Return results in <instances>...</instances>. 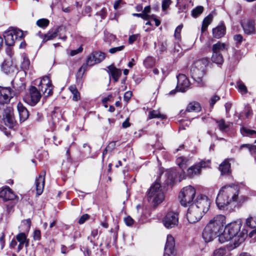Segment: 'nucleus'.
<instances>
[{
  "label": "nucleus",
  "mask_w": 256,
  "mask_h": 256,
  "mask_svg": "<svg viewBox=\"0 0 256 256\" xmlns=\"http://www.w3.org/2000/svg\"><path fill=\"white\" fill-rule=\"evenodd\" d=\"M240 199L238 186H225L218 194L216 204L218 209L230 211L232 207L238 204Z\"/></svg>",
  "instance_id": "f257e3e1"
},
{
  "label": "nucleus",
  "mask_w": 256,
  "mask_h": 256,
  "mask_svg": "<svg viewBox=\"0 0 256 256\" xmlns=\"http://www.w3.org/2000/svg\"><path fill=\"white\" fill-rule=\"evenodd\" d=\"M240 221L236 220L228 224L224 230L219 236L218 240L221 244L230 240L228 246V250H232L240 245Z\"/></svg>",
  "instance_id": "f03ea898"
},
{
  "label": "nucleus",
  "mask_w": 256,
  "mask_h": 256,
  "mask_svg": "<svg viewBox=\"0 0 256 256\" xmlns=\"http://www.w3.org/2000/svg\"><path fill=\"white\" fill-rule=\"evenodd\" d=\"M226 223V217L222 214L216 216L205 226L202 232V238L205 242L212 241L216 236H220Z\"/></svg>",
  "instance_id": "7ed1b4c3"
},
{
  "label": "nucleus",
  "mask_w": 256,
  "mask_h": 256,
  "mask_svg": "<svg viewBox=\"0 0 256 256\" xmlns=\"http://www.w3.org/2000/svg\"><path fill=\"white\" fill-rule=\"evenodd\" d=\"M208 60L206 58L196 61L191 70L192 77L198 84H201L202 83V77L206 74V66L208 65Z\"/></svg>",
  "instance_id": "20e7f679"
},
{
  "label": "nucleus",
  "mask_w": 256,
  "mask_h": 256,
  "mask_svg": "<svg viewBox=\"0 0 256 256\" xmlns=\"http://www.w3.org/2000/svg\"><path fill=\"white\" fill-rule=\"evenodd\" d=\"M148 198L154 205L160 204L164 200V193L159 182H156L151 186L148 194Z\"/></svg>",
  "instance_id": "39448f33"
},
{
  "label": "nucleus",
  "mask_w": 256,
  "mask_h": 256,
  "mask_svg": "<svg viewBox=\"0 0 256 256\" xmlns=\"http://www.w3.org/2000/svg\"><path fill=\"white\" fill-rule=\"evenodd\" d=\"M196 195V190L191 186H186L180 190L178 198L180 203L184 206L190 204L192 202Z\"/></svg>",
  "instance_id": "423d86ee"
},
{
  "label": "nucleus",
  "mask_w": 256,
  "mask_h": 256,
  "mask_svg": "<svg viewBox=\"0 0 256 256\" xmlns=\"http://www.w3.org/2000/svg\"><path fill=\"white\" fill-rule=\"evenodd\" d=\"M24 36L22 30L13 28L4 32V37L6 44L8 46H12L15 42L21 40Z\"/></svg>",
  "instance_id": "0eeeda50"
},
{
  "label": "nucleus",
  "mask_w": 256,
  "mask_h": 256,
  "mask_svg": "<svg viewBox=\"0 0 256 256\" xmlns=\"http://www.w3.org/2000/svg\"><path fill=\"white\" fill-rule=\"evenodd\" d=\"M205 213L197 206L190 204L188 208L186 214L188 220L190 223H195L200 220Z\"/></svg>",
  "instance_id": "6e6552de"
},
{
  "label": "nucleus",
  "mask_w": 256,
  "mask_h": 256,
  "mask_svg": "<svg viewBox=\"0 0 256 256\" xmlns=\"http://www.w3.org/2000/svg\"><path fill=\"white\" fill-rule=\"evenodd\" d=\"M38 87L44 96H48L52 94V86L50 78L48 76L42 77L39 82Z\"/></svg>",
  "instance_id": "1a4fd4ad"
},
{
  "label": "nucleus",
  "mask_w": 256,
  "mask_h": 256,
  "mask_svg": "<svg viewBox=\"0 0 256 256\" xmlns=\"http://www.w3.org/2000/svg\"><path fill=\"white\" fill-rule=\"evenodd\" d=\"M41 94L39 90L35 86H32L29 94L24 96V100L30 105L34 106L39 102Z\"/></svg>",
  "instance_id": "9d476101"
},
{
  "label": "nucleus",
  "mask_w": 256,
  "mask_h": 256,
  "mask_svg": "<svg viewBox=\"0 0 256 256\" xmlns=\"http://www.w3.org/2000/svg\"><path fill=\"white\" fill-rule=\"evenodd\" d=\"M162 222L164 226L168 229L176 226L178 224V214L172 212H168L164 218Z\"/></svg>",
  "instance_id": "9b49d317"
},
{
  "label": "nucleus",
  "mask_w": 256,
  "mask_h": 256,
  "mask_svg": "<svg viewBox=\"0 0 256 256\" xmlns=\"http://www.w3.org/2000/svg\"><path fill=\"white\" fill-rule=\"evenodd\" d=\"M2 120L5 125L10 128H12L16 126V121L12 108L6 107L4 109Z\"/></svg>",
  "instance_id": "f8f14e48"
},
{
  "label": "nucleus",
  "mask_w": 256,
  "mask_h": 256,
  "mask_svg": "<svg viewBox=\"0 0 256 256\" xmlns=\"http://www.w3.org/2000/svg\"><path fill=\"white\" fill-rule=\"evenodd\" d=\"M210 160H202L196 165L189 168L187 170L188 176L190 177H193L198 175L200 172L202 168H209Z\"/></svg>",
  "instance_id": "ddd939ff"
},
{
  "label": "nucleus",
  "mask_w": 256,
  "mask_h": 256,
  "mask_svg": "<svg viewBox=\"0 0 256 256\" xmlns=\"http://www.w3.org/2000/svg\"><path fill=\"white\" fill-rule=\"evenodd\" d=\"M192 204L197 206V208L201 210L206 213L209 210L210 202L207 196H198L196 197L194 202Z\"/></svg>",
  "instance_id": "4468645a"
},
{
  "label": "nucleus",
  "mask_w": 256,
  "mask_h": 256,
  "mask_svg": "<svg viewBox=\"0 0 256 256\" xmlns=\"http://www.w3.org/2000/svg\"><path fill=\"white\" fill-rule=\"evenodd\" d=\"M64 30V28L61 26L54 27L50 29L47 34L42 36V42H44L56 38L58 35H60V32Z\"/></svg>",
  "instance_id": "2eb2a0df"
},
{
  "label": "nucleus",
  "mask_w": 256,
  "mask_h": 256,
  "mask_svg": "<svg viewBox=\"0 0 256 256\" xmlns=\"http://www.w3.org/2000/svg\"><path fill=\"white\" fill-rule=\"evenodd\" d=\"M178 84L176 90L177 91L184 92L189 88L190 82L186 76L183 74L177 76Z\"/></svg>",
  "instance_id": "dca6fc26"
},
{
  "label": "nucleus",
  "mask_w": 256,
  "mask_h": 256,
  "mask_svg": "<svg viewBox=\"0 0 256 256\" xmlns=\"http://www.w3.org/2000/svg\"><path fill=\"white\" fill-rule=\"evenodd\" d=\"M12 98V91L10 88L0 86V104L8 103Z\"/></svg>",
  "instance_id": "f3484780"
},
{
  "label": "nucleus",
  "mask_w": 256,
  "mask_h": 256,
  "mask_svg": "<svg viewBox=\"0 0 256 256\" xmlns=\"http://www.w3.org/2000/svg\"><path fill=\"white\" fill-rule=\"evenodd\" d=\"M16 197V195L8 186L3 187L0 190V198L4 200H13Z\"/></svg>",
  "instance_id": "a211bd4d"
},
{
  "label": "nucleus",
  "mask_w": 256,
  "mask_h": 256,
  "mask_svg": "<svg viewBox=\"0 0 256 256\" xmlns=\"http://www.w3.org/2000/svg\"><path fill=\"white\" fill-rule=\"evenodd\" d=\"M45 174V172L40 174L36 180V191L38 196L42 194L44 190Z\"/></svg>",
  "instance_id": "6ab92c4d"
},
{
  "label": "nucleus",
  "mask_w": 256,
  "mask_h": 256,
  "mask_svg": "<svg viewBox=\"0 0 256 256\" xmlns=\"http://www.w3.org/2000/svg\"><path fill=\"white\" fill-rule=\"evenodd\" d=\"M226 28L224 22H221L217 26L212 29V35L214 38H220L226 34Z\"/></svg>",
  "instance_id": "aec40b11"
},
{
  "label": "nucleus",
  "mask_w": 256,
  "mask_h": 256,
  "mask_svg": "<svg viewBox=\"0 0 256 256\" xmlns=\"http://www.w3.org/2000/svg\"><path fill=\"white\" fill-rule=\"evenodd\" d=\"M174 246L175 242L174 237L170 234H168L164 253L170 254H174Z\"/></svg>",
  "instance_id": "412c9836"
},
{
  "label": "nucleus",
  "mask_w": 256,
  "mask_h": 256,
  "mask_svg": "<svg viewBox=\"0 0 256 256\" xmlns=\"http://www.w3.org/2000/svg\"><path fill=\"white\" fill-rule=\"evenodd\" d=\"M16 240L18 242L19 244L18 246L16 251L18 252L25 245L26 246L28 245V240H27L26 236L24 232H20L16 236Z\"/></svg>",
  "instance_id": "4be33fe9"
},
{
  "label": "nucleus",
  "mask_w": 256,
  "mask_h": 256,
  "mask_svg": "<svg viewBox=\"0 0 256 256\" xmlns=\"http://www.w3.org/2000/svg\"><path fill=\"white\" fill-rule=\"evenodd\" d=\"M17 108L19 114L20 121L21 122H24L28 117V110L20 102L18 104Z\"/></svg>",
  "instance_id": "5701e85b"
},
{
  "label": "nucleus",
  "mask_w": 256,
  "mask_h": 256,
  "mask_svg": "<svg viewBox=\"0 0 256 256\" xmlns=\"http://www.w3.org/2000/svg\"><path fill=\"white\" fill-rule=\"evenodd\" d=\"M244 32L248 34H251L254 33V24L252 20H248L244 24H241Z\"/></svg>",
  "instance_id": "b1692460"
},
{
  "label": "nucleus",
  "mask_w": 256,
  "mask_h": 256,
  "mask_svg": "<svg viewBox=\"0 0 256 256\" xmlns=\"http://www.w3.org/2000/svg\"><path fill=\"white\" fill-rule=\"evenodd\" d=\"M227 48L226 44L218 42L212 46V51L214 53H221L222 51L226 50Z\"/></svg>",
  "instance_id": "393cba45"
},
{
  "label": "nucleus",
  "mask_w": 256,
  "mask_h": 256,
  "mask_svg": "<svg viewBox=\"0 0 256 256\" xmlns=\"http://www.w3.org/2000/svg\"><path fill=\"white\" fill-rule=\"evenodd\" d=\"M215 122L217 124L219 130L222 132L227 131L231 124L230 122H226L224 119L216 120Z\"/></svg>",
  "instance_id": "a878e982"
},
{
  "label": "nucleus",
  "mask_w": 256,
  "mask_h": 256,
  "mask_svg": "<svg viewBox=\"0 0 256 256\" xmlns=\"http://www.w3.org/2000/svg\"><path fill=\"white\" fill-rule=\"evenodd\" d=\"M108 68L114 82H117L121 75V70L113 66H109Z\"/></svg>",
  "instance_id": "bb28decb"
},
{
  "label": "nucleus",
  "mask_w": 256,
  "mask_h": 256,
  "mask_svg": "<svg viewBox=\"0 0 256 256\" xmlns=\"http://www.w3.org/2000/svg\"><path fill=\"white\" fill-rule=\"evenodd\" d=\"M200 110L201 107L200 104L195 102H190L186 108V111L188 112H198Z\"/></svg>",
  "instance_id": "cd10ccee"
},
{
  "label": "nucleus",
  "mask_w": 256,
  "mask_h": 256,
  "mask_svg": "<svg viewBox=\"0 0 256 256\" xmlns=\"http://www.w3.org/2000/svg\"><path fill=\"white\" fill-rule=\"evenodd\" d=\"M176 162L179 167L184 170L188 164V160L183 156L178 157L176 160Z\"/></svg>",
  "instance_id": "c85d7f7f"
},
{
  "label": "nucleus",
  "mask_w": 256,
  "mask_h": 256,
  "mask_svg": "<svg viewBox=\"0 0 256 256\" xmlns=\"http://www.w3.org/2000/svg\"><path fill=\"white\" fill-rule=\"evenodd\" d=\"M166 116L163 114H162L159 110H150L148 115V118L150 119L158 118L160 119H164Z\"/></svg>",
  "instance_id": "c756f323"
},
{
  "label": "nucleus",
  "mask_w": 256,
  "mask_h": 256,
  "mask_svg": "<svg viewBox=\"0 0 256 256\" xmlns=\"http://www.w3.org/2000/svg\"><path fill=\"white\" fill-rule=\"evenodd\" d=\"M219 170L222 174L228 173L230 170V164L227 160H225L220 164Z\"/></svg>",
  "instance_id": "7c9ffc66"
},
{
  "label": "nucleus",
  "mask_w": 256,
  "mask_h": 256,
  "mask_svg": "<svg viewBox=\"0 0 256 256\" xmlns=\"http://www.w3.org/2000/svg\"><path fill=\"white\" fill-rule=\"evenodd\" d=\"M241 134L244 136L256 138V131L246 127H242L241 128Z\"/></svg>",
  "instance_id": "2f4dec72"
},
{
  "label": "nucleus",
  "mask_w": 256,
  "mask_h": 256,
  "mask_svg": "<svg viewBox=\"0 0 256 256\" xmlns=\"http://www.w3.org/2000/svg\"><path fill=\"white\" fill-rule=\"evenodd\" d=\"M212 60L217 64H222L224 62V59L221 53H214L212 56Z\"/></svg>",
  "instance_id": "473e14b6"
},
{
  "label": "nucleus",
  "mask_w": 256,
  "mask_h": 256,
  "mask_svg": "<svg viewBox=\"0 0 256 256\" xmlns=\"http://www.w3.org/2000/svg\"><path fill=\"white\" fill-rule=\"evenodd\" d=\"M69 90L72 94V100L74 101H78L80 100V94L78 92L76 86L74 85L70 86Z\"/></svg>",
  "instance_id": "72a5a7b5"
},
{
  "label": "nucleus",
  "mask_w": 256,
  "mask_h": 256,
  "mask_svg": "<svg viewBox=\"0 0 256 256\" xmlns=\"http://www.w3.org/2000/svg\"><path fill=\"white\" fill-rule=\"evenodd\" d=\"M212 16L211 14L208 15L206 17L202 22V31L204 32L207 28L208 25L210 24L212 21Z\"/></svg>",
  "instance_id": "f704fd0d"
},
{
  "label": "nucleus",
  "mask_w": 256,
  "mask_h": 256,
  "mask_svg": "<svg viewBox=\"0 0 256 256\" xmlns=\"http://www.w3.org/2000/svg\"><path fill=\"white\" fill-rule=\"evenodd\" d=\"M143 63L146 68H150L154 65L155 61L152 57L148 56L144 59Z\"/></svg>",
  "instance_id": "c9c22d12"
},
{
  "label": "nucleus",
  "mask_w": 256,
  "mask_h": 256,
  "mask_svg": "<svg viewBox=\"0 0 256 256\" xmlns=\"http://www.w3.org/2000/svg\"><path fill=\"white\" fill-rule=\"evenodd\" d=\"M94 54L95 58V61H96V64L100 62L105 58V54L102 52H94Z\"/></svg>",
  "instance_id": "e433bc0d"
},
{
  "label": "nucleus",
  "mask_w": 256,
  "mask_h": 256,
  "mask_svg": "<svg viewBox=\"0 0 256 256\" xmlns=\"http://www.w3.org/2000/svg\"><path fill=\"white\" fill-rule=\"evenodd\" d=\"M30 62L28 58L26 56H23V60L22 62L21 68L24 70H28L30 68Z\"/></svg>",
  "instance_id": "4c0bfd02"
},
{
  "label": "nucleus",
  "mask_w": 256,
  "mask_h": 256,
  "mask_svg": "<svg viewBox=\"0 0 256 256\" xmlns=\"http://www.w3.org/2000/svg\"><path fill=\"white\" fill-rule=\"evenodd\" d=\"M204 8L202 6H198L194 9L192 12V16L194 18H197L198 16L203 12Z\"/></svg>",
  "instance_id": "58836bf2"
},
{
  "label": "nucleus",
  "mask_w": 256,
  "mask_h": 256,
  "mask_svg": "<svg viewBox=\"0 0 256 256\" xmlns=\"http://www.w3.org/2000/svg\"><path fill=\"white\" fill-rule=\"evenodd\" d=\"M31 225V221L30 218L24 220L22 222L21 226L24 227V232H28L30 230Z\"/></svg>",
  "instance_id": "ea45409f"
},
{
  "label": "nucleus",
  "mask_w": 256,
  "mask_h": 256,
  "mask_svg": "<svg viewBox=\"0 0 256 256\" xmlns=\"http://www.w3.org/2000/svg\"><path fill=\"white\" fill-rule=\"evenodd\" d=\"M96 64V62L95 61V58L93 52L88 56L86 60V65L92 66Z\"/></svg>",
  "instance_id": "a19ab883"
},
{
  "label": "nucleus",
  "mask_w": 256,
  "mask_h": 256,
  "mask_svg": "<svg viewBox=\"0 0 256 256\" xmlns=\"http://www.w3.org/2000/svg\"><path fill=\"white\" fill-rule=\"evenodd\" d=\"M49 24V20L46 18H42L36 22V24L40 28H45Z\"/></svg>",
  "instance_id": "79ce46f5"
},
{
  "label": "nucleus",
  "mask_w": 256,
  "mask_h": 256,
  "mask_svg": "<svg viewBox=\"0 0 256 256\" xmlns=\"http://www.w3.org/2000/svg\"><path fill=\"white\" fill-rule=\"evenodd\" d=\"M246 148L248 149L251 154H256V145L246 144L241 145V148Z\"/></svg>",
  "instance_id": "37998d69"
},
{
  "label": "nucleus",
  "mask_w": 256,
  "mask_h": 256,
  "mask_svg": "<svg viewBox=\"0 0 256 256\" xmlns=\"http://www.w3.org/2000/svg\"><path fill=\"white\" fill-rule=\"evenodd\" d=\"M225 254L226 250L224 248H220L214 252L213 256H224Z\"/></svg>",
  "instance_id": "c03bdc74"
},
{
  "label": "nucleus",
  "mask_w": 256,
  "mask_h": 256,
  "mask_svg": "<svg viewBox=\"0 0 256 256\" xmlns=\"http://www.w3.org/2000/svg\"><path fill=\"white\" fill-rule=\"evenodd\" d=\"M124 222L127 226H130L134 224V220L131 216H127L124 218Z\"/></svg>",
  "instance_id": "a18cd8bd"
},
{
  "label": "nucleus",
  "mask_w": 256,
  "mask_h": 256,
  "mask_svg": "<svg viewBox=\"0 0 256 256\" xmlns=\"http://www.w3.org/2000/svg\"><path fill=\"white\" fill-rule=\"evenodd\" d=\"M182 28V25L178 26L175 30L174 36L176 39H180V32Z\"/></svg>",
  "instance_id": "49530a36"
},
{
  "label": "nucleus",
  "mask_w": 256,
  "mask_h": 256,
  "mask_svg": "<svg viewBox=\"0 0 256 256\" xmlns=\"http://www.w3.org/2000/svg\"><path fill=\"white\" fill-rule=\"evenodd\" d=\"M124 46H118V47H114V48H111L109 50V52L110 53V54H114L118 52H120V51H121L122 50H124Z\"/></svg>",
  "instance_id": "de8ad7c7"
},
{
  "label": "nucleus",
  "mask_w": 256,
  "mask_h": 256,
  "mask_svg": "<svg viewBox=\"0 0 256 256\" xmlns=\"http://www.w3.org/2000/svg\"><path fill=\"white\" fill-rule=\"evenodd\" d=\"M171 0H162V9L163 10H166L171 4Z\"/></svg>",
  "instance_id": "09e8293b"
},
{
  "label": "nucleus",
  "mask_w": 256,
  "mask_h": 256,
  "mask_svg": "<svg viewBox=\"0 0 256 256\" xmlns=\"http://www.w3.org/2000/svg\"><path fill=\"white\" fill-rule=\"evenodd\" d=\"M132 15L134 16L141 18L144 20H148L150 18V16L148 14H144V12L140 14L134 13L132 14Z\"/></svg>",
  "instance_id": "8fccbe9b"
},
{
  "label": "nucleus",
  "mask_w": 256,
  "mask_h": 256,
  "mask_svg": "<svg viewBox=\"0 0 256 256\" xmlns=\"http://www.w3.org/2000/svg\"><path fill=\"white\" fill-rule=\"evenodd\" d=\"M116 146V142H112L108 144L106 148V152H111L112 151Z\"/></svg>",
  "instance_id": "3c124183"
},
{
  "label": "nucleus",
  "mask_w": 256,
  "mask_h": 256,
  "mask_svg": "<svg viewBox=\"0 0 256 256\" xmlns=\"http://www.w3.org/2000/svg\"><path fill=\"white\" fill-rule=\"evenodd\" d=\"M89 218V216L88 214H83L79 219L78 223L80 224H83Z\"/></svg>",
  "instance_id": "603ef678"
},
{
  "label": "nucleus",
  "mask_w": 256,
  "mask_h": 256,
  "mask_svg": "<svg viewBox=\"0 0 256 256\" xmlns=\"http://www.w3.org/2000/svg\"><path fill=\"white\" fill-rule=\"evenodd\" d=\"M132 96V92L130 91H127L125 92L124 96V100L126 102L129 101Z\"/></svg>",
  "instance_id": "864d4df0"
},
{
  "label": "nucleus",
  "mask_w": 256,
  "mask_h": 256,
  "mask_svg": "<svg viewBox=\"0 0 256 256\" xmlns=\"http://www.w3.org/2000/svg\"><path fill=\"white\" fill-rule=\"evenodd\" d=\"M220 100V97L218 96H212L210 100V105L212 107Z\"/></svg>",
  "instance_id": "5fc2aeb1"
},
{
  "label": "nucleus",
  "mask_w": 256,
  "mask_h": 256,
  "mask_svg": "<svg viewBox=\"0 0 256 256\" xmlns=\"http://www.w3.org/2000/svg\"><path fill=\"white\" fill-rule=\"evenodd\" d=\"M252 220L251 218H248L246 220V224L250 228H256V219L254 220V224H251V220Z\"/></svg>",
  "instance_id": "6e6d98bb"
},
{
  "label": "nucleus",
  "mask_w": 256,
  "mask_h": 256,
  "mask_svg": "<svg viewBox=\"0 0 256 256\" xmlns=\"http://www.w3.org/2000/svg\"><path fill=\"white\" fill-rule=\"evenodd\" d=\"M167 48V44L166 42H163L161 44L158 50L160 52V53H162L166 50Z\"/></svg>",
  "instance_id": "4d7b16f0"
},
{
  "label": "nucleus",
  "mask_w": 256,
  "mask_h": 256,
  "mask_svg": "<svg viewBox=\"0 0 256 256\" xmlns=\"http://www.w3.org/2000/svg\"><path fill=\"white\" fill-rule=\"evenodd\" d=\"M245 115L246 117L248 118L252 114V111L250 108L247 106L245 108Z\"/></svg>",
  "instance_id": "13d9d810"
},
{
  "label": "nucleus",
  "mask_w": 256,
  "mask_h": 256,
  "mask_svg": "<svg viewBox=\"0 0 256 256\" xmlns=\"http://www.w3.org/2000/svg\"><path fill=\"white\" fill-rule=\"evenodd\" d=\"M82 47L80 46L76 50H71L70 52V55L71 56H74L77 54H78L82 52Z\"/></svg>",
  "instance_id": "bf43d9fd"
},
{
  "label": "nucleus",
  "mask_w": 256,
  "mask_h": 256,
  "mask_svg": "<svg viewBox=\"0 0 256 256\" xmlns=\"http://www.w3.org/2000/svg\"><path fill=\"white\" fill-rule=\"evenodd\" d=\"M34 238L35 240H39L40 238V232L39 230H36L34 233Z\"/></svg>",
  "instance_id": "052dcab7"
},
{
  "label": "nucleus",
  "mask_w": 256,
  "mask_h": 256,
  "mask_svg": "<svg viewBox=\"0 0 256 256\" xmlns=\"http://www.w3.org/2000/svg\"><path fill=\"white\" fill-rule=\"evenodd\" d=\"M136 38H137V36L136 34L130 36L128 38V42L130 44H132L134 41L136 40Z\"/></svg>",
  "instance_id": "680f3d73"
},
{
  "label": "nucleus",
  "mask_w": 256,
  "mask_h": 256,
  "mask_svg": "<svg viewBox=\"0 0 256 256\" xmlns=\"http://www.w3.org/2000/svg\"><path fill=\"white\" fill-rule=\"evenodd\" d=\"M248 90L246 87L241 82V94H246Z\"/></svg>",
  "instance_id": "e2e57ef3"
},
{
  "label": "nucleus",
  "mask_w": 256,
  "mask_h": 256,
  "mask_svg": "<svg viewBox=\"0 0 256 256\" xmlns=\"http://www.w3.org/2000/svg\"><path fill=\"white\" fill-rule=\"evenodd\" d=\"M17 245V242L16 240H12L10 244V248H14Z\"/></svg>",
  "instance_id": "0e129e2a"
},
{
  "label": "nucleus",
  "mask_w": 256,
  "mask_h": 256,
  "mask_svg": "<svg viewBox=\"0 0 256 256\" xmlns=\"http://www.w3.org/2000/svg\"><path fill=\"white\" fill-rule=\"evenodd\" d=\"M136 210H137V212L138 214V218H139L141 216L142 213V212H141V210H142V208H141V206L140 204H138L136 206Z\"/></svg>",
  "instance_id": "69168bd1"
},
{
  "label": "nucleus",
  "mask_w": 256,
  "mask_h": 256,
  "mask_svg": "<svg viewBox=\"0 0 256 256\" xmlns=\"http://www.w3.org/2000/svg\"><path fill=\"white\" fill-rule=\"evenodd\" d=\"M122 127L127 128L130 126V124L128 122V119L127 118L122 124Z\"/></svg>",
  "instance_id": "338daca9"
},
{
  "label": "nucleus",
  "mask_w": 256,
  "mask_h": 256,
  "mask_svg": "<svg viewBox=\"0 0 256 256\" xmlns=\"http://www.w3.org/2000/svg\"><path fill=\"white\" fill-rule=\"evenodd\" d=\"M224 106H225L226 112L228 114L229 112V110L231 108L232 104L230 102H226Z\"/></svg>",
  "instance_id": "774afa93"
}]
</instances>
